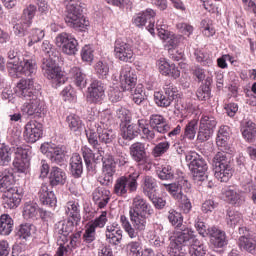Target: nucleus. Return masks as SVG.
I'll return each mask as SVG.
<instances>
[{
  "instance_id": "obj_1",
  "label": "nucleus",
  "mask_w": 256,
  "mask_h": 256,
  "mask_svg": "<svg viewBox=\"0 0 256 256\" xmlns=\"http://www.w3.org/2000/svg\"><path fill=\"white\" fill-rule=\"evenodd\" d=\"M153 213V207L143 197L136 196L133 199L132 207L129 209L131 222L124 215L120 217L122 227L130 239H135V237H138L137 233H143L147 229V221Z\"/></svg>"
},
{
  "instance_id": "obj_2",
  "label": "nucleus",
  "mask_w": 256,
  "mask_h": 256,
  "mask_svg": "<svg viewBox=\"0 0 256 256\" xmlns=\"http://www.w3.org/2000/svg\"><path fill=\"white\" fill-rule=\"evenodd\" d=\"M82 157L86 166L88 175H97V165L102 162V178L100 183L109 187L113 183V177L117 172V162L112 155L103 156V150L98 149L97 153L93 152L88 146L81 148Z\"/></svg>"
},
{
  "instance_id": "obj_3",
  "label": "nucleus",
  "mask_w": 256,
  "mask_h": 256,
  "mask_svg": "<svg viewBox=\"0 0 256 256\" xmlns=\"http://www.w3.org/2000/svg\"><path fill=\"white\" fill-rule=\"evenodd\" d=\"M41 53L45 55V58L42 59L41 69L43 74L52 81V87L57 89L61 87L67 81V77L63 74L59 64L53 59H59V51L57 48L49 42V40H44L40 47Z\"/></svg>"
},
{
  "instance_id": "obj_4",
  "label": "nucleus",
  "mask_w": 256,
  "mask_h": 256,
  "mask_svg": "<svg viewBox=\"0 0 256 256\" xmlns=\"http://www.w3.org/2000/svg\"><path fill=\"white\" fill-rule=\"evenodd\" d=\"M40 85L35 86L33 79H21L17 83V95L27 102L21 106V113L25 117H34L43 112V102L38 99Z\"/></svg>"
},
{
  "instance_id": "obj_5",
  "label": "nucleus",
  "mask_w": 256,
  "mask_h": 256,
  "mask_svg": "<svg viewBox=\"0 0 256 256\" xmlns=\"http://www.w3.org/2000/svg\"><path fill=\"white\" fill-rule=\"evenodd\" d=\"M66 7L65 21L68 27L76 31H87L89 29V20L83 15V6L79 0H64Z\"/></svg>"
},
{
  "instance_id": "obj_6",
  "label": "nucleus",
  "mask_w": 256,
  "mask_h": 256,
  "mask_svg": "<svg viewBox=\"0 0 256 256\" xmlns=\"http://www.w3.org/2000/svg\"><path fill=\"white\" fill-rule=\"evenodd\" d=\"M235 151H221L216 153L212 159V167L214 171V177L221 181V183H227L231 177H233V153Z\"/></svg>"
},
{
  "instance_id": "obj_7",
  "label": "nucleus",
  "mask_w": 256,
  "mask_h": 256,
  "mask_svg": "<svg viewBox=\"0 0 256 256\" xmlns=\"http://www.w3.org/2000/svg\"><path fill=\"white\" fill-rule=\"evenodd\" d=\"M186 162L188 163L189 170L192 173L193 181L195 183H203L207 181V171L209 166L203 156L197 152H190L185 156Z\"/></svg>"
},
{
  "instance_id": "obj_8",
  "label": "nucleus",
  "mask_w": 256,
  "mask_h": 256,
  "mask_svg": "<svg viewBox=\"0 0 256 256\" xmlns=\"http://www.w3.org/2000/svg\"><path fill=\"white\" fill-rule=\"evenodd\" d=\"M178 95L179 90L177 89V86H175L171 80H166L163 86V91L154 92V103H156L157 107L167 109V107H171Z\"/></svg>"
},
{
  "instance_id": "obj_9",
  "label": "nucleus",
  "mask_w": 256,
  "mask_h": 256,
  "mask_svg": "<svg viewBox=\"0 0 256 256\" xmlns=\"http://www.w3.org/2000/svg\"><path fill=\"white\" fill-rule=\"evenodd\" d=\"M217 127V117L212 113H204L199 120L197 139L200 143H205L213 137Z\"/></svg>"
},
{
  "instance_id": "obj_10",
  "label": "nucleus",
  "mask_w": 256,
  "mask_h": 256,
  "mask_svg": "<svg viewBox=\"0 0 256 256\" xmlns=\"http://www.w3.org/2000/svg\"><path fill=\"white\" fill-rule=\"evenodd\" d=\"M15 158L13 161L14 171L19 175H27L29 173V165H31V146H19L15 150Z\"/></svg>"
},
{
  "instance_id": "obj_11",
  "label": "nucleus",
  "mask_w": 256,
  "mask_h": 256,
  "mask_svg": "<svg viewBox=\"0 0 256 256\" xmlns=\"http://www.w3.org/2000/svg\"><path fill=\"white\" fill-rule=\"evenodd\" d=\"M40 151L46 155L47 159L54 165L63 167L65 165V157H67V146L44 143L40 146Z\"/></svg>"
},
{
  "instance_id": "obj_12",
  "label": "nucleus",
  "mask_w": 256,
  "mask_h": 256,
  "mask_svg": "<svg viewBox=\"0 0 256 256\" xmlns=\"http://www.w3.org/2000/svg\"><path fill=\"white\" fill-rule=\"evenodd\" d=\"M15 69L14 73L9 74L12 79H19L21 75H24V77H30L28 79L33 81L34 76L37 75V60H35V56H25Z\"/></svg>"
},
{
  "instance_id": "obj_13",
  "label": "nucleus",
  "mask_w": 256,
  "mask_h": 256,
  "mask_svg": "<svg viewBox=\"0 0 256 256\" xmlns=\"http://www.w3.org/2000/svg\"><path fill=\"white\" fill-rule=\"evenodd\" d=\"M55 43L57 47H60L64 55H77V52L79 51V42L75 36L69 33H59L55 38Z\"/></svg>"
},
{
  "instance_id": "obj_14",
  "label": "nucleus",
  "mask_w": 256,
  "mask_h": 256,
  "mask_svg": "<svg viewBox=\"0 0 256 256\" xmlns=\"http://www.w3.org/2000/svg\"><path fill=\"white\" fill-rule=\"evenodd\" d=\"M106 223H107V212L106 211H103L101 213V215L96 217L94 220H91L90 222H88L86 225L84 234L82 236L83 243H85V245H90V243H93V241H95V239H97V237L95 236L97 227L99 229H103V227H105Z\"/></svg>"
},
{
  "instance_id": "obj_15",
  "label": "nucleus",
  "mask_w": 256,
  "mask_h": 256,
  "mask_svg": "<svg viewBox=\"0 0 256 256\" xmlns=\"http://www.w3.org/2000/svg\"><path fill=\"white\" fill-rule=\"evenodd\" d=\"M105 83L94 79L87 88L86 99L90 105H102L105 101Z\"/></svg>"
},
{
  "instance_id": "obj_16",
  "label": "nucleus",
  "mask_w": 256,
  "mask_h": 256,
  "mask_svg": "<svg viewBox=\"0 0 256 256\" xmlns=\"http://www.w3.org/2000/svg\"><path fill=\"white\" fill-rule=\"evenodd\" d=\"M114 55L118 61L123 63H133L135 61L133 45L121 38H118L114 43Z\"/></svg>"
},
{
  "instance_id": "obj_17",
  "label": "nucleus",
  "mask_w": 256,
  "mask_h": 256,
  "mask_svg": "<svg viewBox=\"0 0 256 256\" xmlns=\"http://www.w3.org/2000/svg\"><path fill=\"white\" fill-rule=\"evenodd\" d=\"M177 237L170 243H175L176 249H183V247H189L195 243V240H199L193 228L183 224L177 228Z\"/></svg>"
},
{
  "instance_id": "obj_18",
  "label": "nucleus",
  "mask_w": 256,
  "mask_h": 256,
  "mask_svg": "<svg viewBox=\"0 0 256 256\" xmlns=\"http://www.w3.org/2000/svg\"><path fill=\"white\" fill-rule=\"evenodd\" d=\"M155 15V10L148 8L134 16L133 23L139 28L146 27L151 35H155Z\"/></svg>"
},
{
  "instance_id": "obj_19",
  "label": "nucleus",
  "mask_w": 256,
  "mask_h": 256,
  "mask_svg": "<svg viewBox=\"0 0 256 256\" xmlns=\"http://www.w3.org/2000/svg\"><path fill=\"white\" fill-rule=\"evenodd\" d=\"M23 137L26 143H37L43 137V124L30 120L24 127Z\"/></svg>"
},
{
  "instance_id": "obj_20",
  "label": "nucleus",
  "mask_w": 256,
  "mask_h": 256,
  "mask_svg": "<svg viewBox=\"0 0 256 256\" xmlns=\"http://www.w3.org/2000/svg\"><path fill=\"white\" fill-rule=\"evenodd\" d=\"M120 85L122 91H133L137 87V72L129 66L122 67L120 71Z\"/></svg>"
},
{
  "instance_id": "obj_21",
  "label": "nucleus",
  "mask_w": 256,
  "mask_h": 256,
  "mask_svg": "<svg viewBox=\"0 0 256 256\" xmlns=\"http://www.w3.org/2000/svg\"><path fill=\"white\" fill-rule=\"evenodd\" d=\"M139 133H141V129H139V126L137 124H131V122L120 123V137L118 139V143L120 145H127L129 141H133L135 137L139 136Z\"/></svg>"
},
{
  "instance_id": "obj_22",
  "label": "nucleus",
  "mask_w": 256,
  "mask_h": 256,
  "mask_svg": "<svg viewBox=\"0 0 256 256\" xmlns=\"http://www.w3.org/2000/svg\"><path fill=\"white\" fill-rule=\"evenodd\" d=\"M226 203L232 207H243L245 205V194L237 186H229L223 192Z\"/></svg>"
},
{
  "instance_id": "obj_23",
  "label": "nucleus",
  "mask_w": 256,
  "mask_h": 256,
  "mask_svg": "<svg viewBox=\"0 0 256 256\" xmlns=\"http://www.w3.org/2000/svg\"><path fill=\"white\" fill-rule=\"evenodd\" d=\"M37 197L40 205H43L44 207L53 208L57 206V196L53 190L49 189V185L47 183L41 184Z\"/></svg>"
},
{
  "instance_id": "obj_24",
  "label": "nucleus",
  "mask_w": 256,
  "mask_h": 256,
  "mask_svg": "<svg viewBox=\"0 0 256 256\" xmlns=\"http://www.w3.org/2000/svg\"><path fill=\"white\" fill-rule=\"evenodd\" d=\"M23 199V190L21 188L11 189L2 194L3 206L5 209H17Z\"/></svg>"
},
{
  "instance_id": "obj_25",
  "label": "nucleus",
  "mask_w": 256,
  "mask_h": 256,
  "mask_svg": "<svg viewBox=\"0 0 256 256\" xmlns=\"http://www.w3.org/2000/svg\"><path fill=\"white\" fill-rule=\"evenodd\" d=\"M231 139V130L229 126H221L216 137V145L220 151H235L229 140Z\"/></svg>"
},
{
  "instance_id": "obj_26",
  "label": "nucleus",
  "mask_w": 256,
  "mask_h": 256,
  "mask_svg": "<svg viewBox=\"0 0 256 256\" xmlns=\"http://www.w3.org/2000/svg\"><path fill=\"white\" fill-rule=\"evenodd\" d=\"M130 156L137 165H147L149 156L145 143L135 142L130 146Z\"/></svg>"
},
{
  "instance_id": "obj_27",
  "label": "nucleus",
  "mask_w": 256,
  "mask_h": 256,
  "mask_svg": "<svg viewBox=\"0 0 256 256\" xmlns=\"http://www.w3.org/2000/svg\"><path fill=\"white\" fill-rule=\"evenodd\" d=\"M75 231V221L62 220L55 224V233L59 236L58 241L62 243H69V235Z\"/></svg>"
},
{
  "instance_id": "obj_28",
  "label": "nucleus",
  "mask_w": 256,
  "mask_h": 256,
  "mask_svg": "<svg viewBox=\"0 0 256 256\" xmlns=\"http://www.w3.org/2000/svg\"><path fill=\"white\" fill-rule=\"evenodd\" d=\"M149 127L156 131V133H160L165 135V133H169L171 131V125L167 122V118L161 114H152L149 117Z\"/></svg>"
},
{
  "instance_id": "obj_29",
  "label": "nucleus",
  "mask_w": 256,
  "mask_h": 256,
  "mask_svg": "<svg viewBox=\"0 0 256 256\" xmlns=\"http://www.w3.org/2000/svg\"><path fill=\"white\" fill-rule=\"evenodd\" d=\"M26 57L23 55V51H21V48L19 47H12L7 52V63H6V69L8 71V74L15 73L16 67L19 65V63L23 60V58Z\"/></svg>"
},
{
  "instance_id": "obj_30",
  "label": "nucleus",
  "mask_w": 256,
  "mask_h": 256,
  "mask_svg": "<svg viewBox=\"0 0 256 256\" xmlns=\"http://www.w3.org/2000/svg\"><path fill=\"white\" fill-rule=\"evenodd\" d=\"M48 179L50 187H62L67 183V173L59 166H52Z\"/></svg>"
},
{
  "instance_id": "obj_31",
  "label": "nucleus",
  "mask_w": 256,
  "mask_h": 256,
  "mask_svg": "<svg viewBox=\"0 0 256 256\" xmlns=\"http://www.w3.org/2000/svg\"><path fill=\"white\" fill-rule=\"evenodd\" d=\"M207 237H209L212 245L218 249H223L227 245V234L217 226H211Z\"/></svg>"
},
{
  "instance_id": "obj_32",
  "label": "nucleus",
  "mask_w": 256,
  "mask_h": 256,
  "mask_svg": "<svg viewBox=\"0 0 256 256\" xmlns=\"http://www.w3.org/2000/svg\"><path fill=\"white\" fill-rule=\"evenodd\" d=\"M164 187L174 199H177L179 195H183V191L187 193L189 189H191V184L189 181L185 180L184 178H181L177 183H171V184H164Z\"/></svg>"
},
{
  "instance_id": "obj_33",
  "label": "nucleus",
  "mask_w": 256,
  "mask_h": 256,
  "mask_svg": "<svg viewBox=\"0 0 256 256\" xmlns=\"http://www.w3.org/2000/svg\"><path fill=\"white\" fill-rule=\"evenodd\" d=\"M68 77L73 80V83L80 90L85 89L87 87V75L79 66H73L70 68L68 72Z\"/></svg>"
},
{
  "instance_id": "obj_34",
  "label": "nucleus",
  "mask_w": 256,
  "mask_h": 256,
  "mask_svg": "<svg viewBox=\"0 0 256 256\" xmlns=\"http://www.w3.org/2000/svg\"><path fill=\"white\" fill-rule=\"evenodd\" d=\"M157 66L161 75H165V77H173L174 79H179V77H181L179 68L175 64L167 62L165 58L158 60Z\"/></svg>"
},
{
  "instance_id": "obj_35",
  "label": "nucleus",
  "mask_w": 256,
  "mask_h": 256,
  "mask_svg": "<svg viewBox=\"0 0 256 256\" xmlns=\"http://www.w3.org/2000/svg\"><path fill=\"white\" fill-rule=\"evenodd\" d=\"M13 183H15V176L13 175L12 168L0 172V193L5 194L11 189H18L17 187H13Z\"/></svg>"
},
{
  "instance_id": "obj_36",
  "label": "nucleus",
  "mask_w": 256,
  "mask_h": 256,
  "mask_svg": "<svg viewBox=\"0 0 256 256\" xmlns=\"http://www.w3.org/2000/svg\"><path fill=\"white\" fill-rule=\"evenodd\" d=\"M47 215V211L39 208V205L35 202L25 203L23 208L24 219H37L40 217L43 219Z\"/></svg>"
},
{
  "instance_id": "obj_37",
  "label": "nucleus",
  "mask_w": 256,
  "mask_h": 256,
  "mask_svg": "<svg viewBox=\"0 0 256 256\" xmlns=\"http://www.w3.org/2000/svg\"><path fill=\"white\" fill-rule=\"evenodd\" d=\"M240 131L243 139L248 143H253L256 139V124L251 120H243L240 124Z\"/></svg>"
},
{
  "instance_id": "obj_38",
  "label": "nucleus",
  "mask_w": 256,
  "mask_h": 256,
  "mask_svg": "<svg viewBox=\"0 0 256 256\" xmlns=\"http://www.w3.org/2000/svg\"><path fill=\"white\" fill-rule=\"evenodd\" d=\"M111 192L105 188L98 187L93 193V201L96 205H98L99 209H105L107 204L109 203L111 197L109 196Z\"/></svg>"
},
{
  "instance_id": "obj_39",
  "label": "nucleus",
  "mask_w": 256,
  "mask_h": 256,
  "mask_svg": "<svg viewBox=\"0 0 256 256\" xmlns=\"http://www.w3.org/2000/svg\"><path fill=\"white\" fill-rule=\"evenodd\" d=\"M65 214L68 217V220L74 221L77 225L81 221V206L79 202L69 201L65 205Z\"/></svg>"
},
{
  "instance_id": "obj_40",
  "label": "nucleus",
  "mask_w": 256,
  "mask_h": 256,
  "mask_svg": "<svg viewBox=\"0 0 256 256\" xmlns=\"http://www.w3.org/2000/svg\"><path fill=\"white\" fill-rule=\"evenodd\" d=\"M140 175L141 174L139 172L135 171L126 176H120L127 194L135 193V191H137V187H139L137 180L139 179Z\"/></svg>"
},
{
  "instance_id": "obj_41",
  "label": "nucleus",
  "mask_w": 256,
  "mask_h": 256,
  "mask_svg": "<svg viewBox=\"0 0 256 256\" xmlns=\"http://www.w3.org/2000/svg\"><path fill=\"white\" fill-rule=\"evenodd\" d=\"M70 173L74 179H81L83 175V158L78 153L70 158Z\"/></svg>"
},
{
  "instance_id": "obj_42",
  "label": "nucleus",
  "mask_w": 256,
  "mask_h": 256,
  "mask_svg": "<svg viewBox=\"0 0 256 256\" xmlns=\"http://www.w3.org/2000/svg\"><path fill=\"white\" fill-rule=\"evenodd\" d=\"M66 123L72 131V133H75L76 135H81L83 133V129H85V124L83 123V120H81V117L77 116V114H70L66 117Z\"/></svg>"
},
{
  "instance_id": "obj_43",
  "label": "nucleus",
  "mask_w": 256,
  "mask_h": 256,
  "mask_svg": "<svg viewBox=\"0 0 256 256\" xmlns=\"http://www.w3.org/2000/svg\"><path fill=\"white\" fill-rule=\"evenodd\" d=\"M213 83L212 77H207L204 82L196 91L198 101H209L211 99V84Z\"/></svg>"
},
{
  "instance_id": "obj_44",
  "label": "nucleus",
  "mask_w": 256,
  "mask_h": 256,
  "mask_svg": "<svg viewBox=\"0 0 256 256\" xmlns=\"http://www.w3.org/2000/svg\"><path fill=\"white\" fill-rule=\"evenodd\" d=\"M137 235L135 240L130 241L126 245V249L130 256H143V241L141 240V237H139V232H137Z\"/></svg>"
},
{
  "instance_id": "obj_45",
  "label": "nucleus",
  "mask_w": 256,
  "mask_h": 256,
  "mask_svg": "<svg viewBox=\"0 0 256 256\" xmlns=\"http://www.w3.org/2000/svg\"><path fill=\"white\" fill-rule=\"evenodd\" d=\"M15 222L9 214H2L0 216V235L8 236L13 233Z\"/></svg>"
},
{
  "instance_id": "obj_46",
  "label": "nucleus",
  "mask_w": 256,
  "mask_h": 256,
  "mask_svg": "<svg viewBox=\"0 0 256 256\" xmlns=\"http://www.w3.org/2000/svg\"><path fill=\"white\" fill-rule=\"evenodd\" d=\"M33 24L21 18L13 25V33L16 37H27Z\"/></svg>"
},
{
  "instance_id": "obj_47",
  "label": "nucleus",
  "mask_w": 256,
  "mask_h": 256,
  "mask_svg": "<svg viewBox=\"0 0 256 256\" xmlns=\"http://www.w3.org/2000/svg\"><path fill=\"white\" fill-rule=\"evenodd\" d=\"M43 39H45V30L41 28H30L25 42L27 43L28 47H33V45L43 41Z\"/></svg>"
},
{
  "instance_id": "obj_48",
  "label": "nucleus",
  "mask_w": 256,
  "mask_h": 256,
  "mask_svg": "<svg viewBox=\"0 0 256 256\" xmlns=\"http://www.w3.org/2000/svg\"><path fill=\"white\" fill-rule=\"evenodd\" d=\"M238 245L242 251H247L251 255H256V236L250 238L240 237Z\"/></svg>"
},
{
  "instance_id": "obj_49",
  "label": "nucleus",
  "mask_w": 256,
  "mask_h": 256,
  "mask_svg": "<svg viewBox=\"0 0 256 256\" xmlns=\"http://www.w3.org/2000/svg\"><path fill=\"white\" fill-rule=\"evenodd\" d=\"M97 131L99 133V141L100 143H105V145H109L117 139V132L113 129H103L101 126L97 125Z\"/></svg>"
},
{
  "instance_id": "obj_50",
  "label": "nucleus",
  "mask_w": 256,
  "mask_h": 256,
  "mask_svg": "<svg viewBox=\"0 0 256 256\" xmlns=\"http://www.w3.org/2000/svg\"><path fill=\"white\" fill-rule=\"evenodd\" d=\"M85 133L89 145H91L93 149L101 150V141H99V132L97 131V124H95L94 127L86 129Z\"/></svg>"
},
{
  "instance_id": "obj_51",
  "label": "nucleus",
  "mask_w": 256,
  "mask_h": 256,
  "mask_svg": "<svg viewBox=\"0 0 256 256\" xmlns=\"http://www.w3.org/2000/svg\"><path fill=\"white\" fill-rule=\"evenodd\" d=\"M14 151L15 148H11L9 145L5 143L0 144V165L2 167H7V165L11 163Z\"/></svg>"
},
{
  "instance_id": "obj_52",
  "label": "nucleus",
  "mask_w": 256,
  "mask_h": 256,
  "mask_svg": "<svg viewBox=\"0 0 256 256\" xmlns=\"http://www.w3.org/2000/svg\"><path fill=\"white\" fill-rule=\"evenodd\" d=\"M143 193L146 197H151L157 193V180L153 176H144Z\"/></svg>"
},
{
  "instance_id": "obj_53",
  "label": "nucleus",
  "mask_w": 256,
  "mask_h": 256,
  "mask_svg": "<svg viewBox=\"0 0 256 256\" xmlns=\"http://www.w3.org/2000/svg\"><path fill=\"white\" fill-rule=\"evenodd\" d=\"M226 223L228 227L234 228L236 225L241 223L243 219V214L241 212L235 210L234 208H228L226 210Z\"/></svg>"
},
{
  "instance_id": "obj_54",
  "label": "nucleus",
  "mask_w": 256,
  "mask_h": 256,
  "mask_svg": "<svg viewBox=\"0 0 256 256\" xmlns=\"http://www.w3.org/2000/svg\"><path fill=\"white\" fill-rule=\"evenodd\" d=\"M188 248V253L190 256H206L207 255V245L201 242V240H194L193 244H190Z\"/></svg>"
},
{
  "instance_id": "obj_55",
  "label": "nucleus",
  "mask_w": 256,
  "mask_h": 256,
  "mask_svg": "<svg viewBox=\"0 0 256 256\" xmlns=\"http://www.w3.org/2000/svg\"><path fill=\"white\" fill-rule=\"evenodd\" d=\"M157 176L161 181H173L175 179V169L171 165H162L161 169L157 170Z\"/></svg>"
},
{
  "instance_id": "obj_56",
  "label": "nucleus",
  "mask_w": 256,
  "mask_h": 256,
  "mask_svg": "<svg viewBox=\"0 0 256 256\" xmlns=\"http://www.w3.org/2000/svg\"><path fill=\"white\" fill-rule=\"evenodd\" d=\"M194 227L201 237H209V233L211 232V226L203 221V217L197 216L194 219Z\"/></svg>"
},
{
  "instance_id": "obj_57",
  "label": "nucleus",
  "mask_w": 256,
  "mask_h": 256,
  "mask_svg": "<svg viewBox=\"0 0 256 256\" xmlns=\"http://www.w3.org/2000/svg\"><path fill=\"white\" fill-rule=\"evenodd\" d=\"M194 57L196 62L199 63L202 67H213V58L209 54L196 49L194 51Z\"/></svg>"
},
{
  "instance_id": "obj_58",
  "label": "nucleus",
  "mask_w": 256,
  "mask_h": 256,
  "mask_svg": "<svg viewBox=\"0 0 256 256\" xmlns=\"http://www.w3.org/2000/svg\"><path fill=\"white\" fill-rule=\"evenodd\" d=\"M167 219L175 229L183 226V214L175 209H170L168 211Z\"/></svg>"
},
{
  "instance_id": "obj_59",
  "label": "nucleus",
  "mask_w": 256,
  "mask_h": 256,
  "mask_svg": "<svg viewBox=\"0 0 256 256\" xmlns=\"http://www.w3.org/2000/svg\"><path fill=\"white\" fill-rule=\"evenodd\" d=\"M199 125V120L192 119L190 120L184 129V137L185 139H189V141H193L195 136L197 135V126Z\"/></svg>"
},
{
  "instance_id": "obj_60",
  "label": "nucleus",
  "mask_w": 256,
  "mask_h": 256,
  "mask_svg": "<svg viewBox=\"0 0 256 256\" xmlns=\"http://www.w3.org/2000/svg\"><path fill=\"white\" fill-rule=\"evenodd\" d=\"M33 229H35V226L30 223H24L20 224L18 228L16 229V235L19 237V239H24L27 241L29 237H31V234L33 233Z\"/></svg>"
},
{
  "instance_id": "obj_61",
  "label": "nucleus",
  "mask_w": 256,
  "mask_h": 256,
  "mask_svg": "<svg viewBox=\"0 0 256 256\" xmlns=\"http://www.w3.org/2000/svg\"><path fill=\"white\" fill-rule=\"evenodd\" d=\"M94 69L98 79H107V77H109V63L107 61H98Z\"/></svg>"
},
{
  "instance_id": "obj_62",
  "label": "nucleus",
  "mask_w": 256,
  "mask_h": 256,
  "mask_svg": "<svg viewBox=\"0 0 256 256\" xmlns=\"http://www.w3.org/2000/svg\"><path fill=\"white\" fill-rule=\"evenodd\" d=\"M36 14L37 6L35 4H29L28 6H26V8H24L20 19L33 25V19H35Z\"/></svg>"
},
{
  "instance_id": "obj_63",
  "label": "nucleus",
  "mask_w": 256,
  "mask_h": 256,
  "mask_svg": "<svg viewBox=\"0 0 256 256\" xmlns=\"http://www.w3.org/2000/svg\"><path fill=\"white\" fill-rule=\"evenodd\" d=\"M170 147L171 143L169 141L159 142L152 149L153 157H163L169 151Z\"/></svg>"
},
{
  "instance_id": "obj_64",
  "label": "nucleus",
  "mask_w": 256,
  "mask_h": 256,
  "mask_svg": "<svg viewBox=\"0 0 256 256\" xmlns=\"http://www.w3.org/2000/svg\"><path fill=\"white\" fill-rule=\"evenodd\" d=\"M63 101H68V103H73L77 101V94L75 93V89H73V86L67 85L63 88V90L60 93Z\"/></svg>"
}]
</instances>
